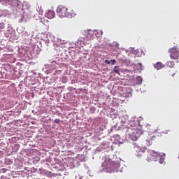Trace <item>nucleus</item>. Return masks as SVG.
I'll return each instance as SVG.
<instances>
[{
  "mask_svg": "<svg viewBox=\"0 0 179 179\" xmlns=\"http://www.w3.org/2000/svg\"><path fill=\"white\" fill-rule=\"evenodd\" d=\"M57 14L59 17H72L73 15V10L71 8H67L65 6L59 5L57 9Z\"/></svg>",
  "mask_w": 179,
  "mask_h": 179,
  "instance_id": "1",
  "label": "nucleus"
},
{
  "mask_svg": "<svg viewBox=\"0 0 179 179\" xmlns=\"http://www.w3.org/2000/svg\"><path fill=\"white\" fill-rule=\"evenodd\" d=\"M83 34L85 36V38L84 37L85 40L87 41H92V40H94V36H97L99 32L96 30L93 31L91 29H87L84 30Z\"/></svg>",
  "mask_w": 179,
  "mask_h": 179,
  "instance_id": "2",
  "label": "nucleus"
},
{
  "mask_svg": "<svg viewBox=\"0 0 179 179\" xmlns=\"http://www.w3.org/2000/svg\"><path fill=\"white\" fill-rule=\"evenodd\" d=\"M159 152L153 150H149L147 153V162H156L159 159Z\"/></svg>",
  "mask_w": 179,
  "mask_h": 179,
  "instance_id": "3",
  "label": "nucleus"
},
{
  "mask_svg": "<svg viewBox=\"0 0 179 179\" xmlns=\"http://www.w3.org/2000/svg\"><path fill=\"white\" fill-rule=\"evenodd\" d=\"M133 150L137 157H141V156H142V154L145 153V152L146 151V148L141 147V145H138V144L134 143Z\"/></svg>",
  "mask_w": 179,
  "mask_h": 179,
  "instance_id": "4",
  "label": "nucleus"
},
{
  "mask_svg": "<svg viewBox=\"0 0 179 179\" xmlns=\"http://www.w3.org/2000/svg\"><path fill=\"white\" fill-rule=\"evenodd\" d=\"M129 135L131 141H138L139 136V129L137 128H131L128 129Z\"/></svg>",
  "mask_w": 179,
  "mask_h": 179,
  "instance_id": "5",
  "label": "nucleus"
},
{
  "mask_svg": "<svg viewBox=\"0 0 179 179\" xmlns=\"http://www.w3.org/2000/svg\"><path fill=\"white\" fill-rule=\"evenodd\" d=\"M170 58L171 59H178L179 49L177 47H173L169 50Z\"/></svg>",
  "mask_w": 179,
  "mask_h": 179,
  "instance_id": "6",
  "label": "nucleus"
},
{
  "mask_svg": "<svg viewBox=\"0 0 179 179\" xmlns=\"http://www.w3.org/2000/svg\"><path fill=\"white\" fill-rule=\"evenodd\" d=\"M120 169V164L115 162H110V166H109V171L108 173H117Z\"/></svg>",
  "mask_w": 179,
  "mask_h": 179,
  "instance_id": "7",
  "label": "nucleus"
},
{
  "mask_svg": "<svg viewBox=\"0 0 179 179\" xmlns=\"http://www.w3.org/2000/svg\"><path fill=\"white\" fill-rule=\"evenodd\" d=\"M110 164H111L110 161L105 160L103 162H102L101 167H102L103 170H104V171H108H108L110 170Z\"/></svg>",
  "mask_w": 179,
  "mask_h": 179,
  "instance_id": "8",
  "label": "nucleus"
},
{
  "mask_svg": "<svg viewBox=\"0 0 179 179\" xmlns=\"http://www.w3.org/2000/svg\"><path fill=\"white\" fill-rule=\"evenodd\" d=\"M45 16L48 19H52L55 16V13L54 10H50L45 13Z\"/></svg>",
  "mask_w": 179,
  "mask_h": 179,
  "instance_id": "9",
  "label": "nucleus"
},
{
  "mask_svg": "<svg viewBox=\"0 0 179 179\" xmlns=\"http://www.w3.org/2000/svg\"><path fill=\"white\" fill-rule=\"evenodd\" d=\"M154 68L159 71V69H163L164 68V64L162 62H157L155 64H154Z\"/></svg>",
  "mask_w": 179,
  "mask_h": 179,
  "instance_id": "10",
  "label": "nucleus"
},
{
  "mask_svg": "<svg viewBox=\"0 0 179 179\" xmlns=\"http://www.w3.org/2000/svg\"><path fill=\"white\" fill-rule=\"evenodd\" d=\"M36 10L38 13V17H41V16L43 15V13H44V11L43 10V8H41V7L38 6V8H36Z\"/></svg>",
  "mask_w": 179,
  "mask_h": 179,
  "instance_id": "11",
  "label": "nucleus"
},
{
  "mask_svg": "<svg viewBox=\"0 0 179 179\" xmlns=\"http://www.w3.org/2000/svg\"><path fill=\"white\" fill-rule=\"evenodd\" d=\"M174 65V62L169 61L166 62V66H169V68H173Z\"/></svg>",
  "mask_w": 179,
  "mask_h": 179,
  "instance_id": "12",
  "label": "nucleus"
},
{
  "mask_svg": "<svg viewBox=\"0 0 179 179\" xmlns=\"http://www.w3.org/2000/svg\"><path fill=\"white\" fill-rule=\"evenodd\" d=\"M114 72H115V73H117L118 75H120V66H115L113 69Z\"/></svg>",
  "mask_w": 179,
  "mask_h": 179,
  "instance_id": "13",
  "label": "nucleus"
},
{
  "mask_svg": "<svg viewBox=\"0 0 179 179\" xmlns=\"http://www.w3.org/2000/svg\"><path fill=\"white\" fill-rule=\"evenodd\" d=\"M142 80H143L142 77H141V76L137 77L136 78L137 85H141L142 83Z\"/></svg>",
  "mask_w": 179,
  "mask_h": 179,
  "instance_id": "14",
  "label": "nucleus"
},
{
  "mask_svg": "<svg viewBox=\"0 0 179 179\" xmlns=\"http://www.w3.org/2000/svg\"><path fill=\"white\" fill-rule=\"evenodd\" d=\"M145 127L148 129H149L150 131H152V129H153V127H152V125L147 124H145Z\"/></svg>",
  "mask_w": 179,
  "mask_h": 179,
  "instance_id": "15",
  "label": "nucleus"
},
{
  "mask_svg": "<svg viewBox=\"0 0 179 179\" xmlns=\"http://www.w3.org/2000/svg\"><path fill=\"white\" fill-rule=\"evenodd\" d=\"M159 163L160 164H163V163H164V159L163 158H160L159 159Z\"/></svg>",
  "mask_w": 179,
  "mask_h": 179,
  "instance_id": "16",
  "label": "nucleus"
},
{
  "mask_svg": "<svg viewBox=\"0 0 179 179\" xmlns=\"http://www.w3.org/2000/svg\"><path fill=\"white\" fill-rule=\"evenodd\" d=\"M59 119H55V120H54V122L55 123V124H59Z\"/></svg>",
  "mask_w": 179,
  "mask_h": 179,
  "instance_id": "17",
  "label": "nucleus"
},
{
  "mask_svg": "<svg viewBox=\"0 0 179 179\" xmlns=\"http://www.w3.org/2000/svg\"><path fill=\"white\" fill-rule=\"evenodd\" d=\"M110 62H112V65H115L117 62L115 60H114V59H111Z\"/></svg>",
  "mask_w": 179,
  "mask_h": 179,
  "instance_id": "18",
  "label": "nucleus"
},
{
  "mask_svg": "<svg viewBox=\"0 0 179 179\" xmlns=\"http://www.w3.org/2000/svg\"><path fill=\"white\" fill-rule=\"evenodd\" d=\"M146 142H147L146 145L148 146H150V145H152V143H150V141L149 140H147Z\"/></svg>",
  "mask_w": 179,
  "mask_h": 179,
  "instance_id": "19",
  "label": "nucleus"
},
{
  "mask_svg": "<svg viewBox=\"0 0 179 179\" xmlns=\"http://www.w3.org/2000/svg\"><path fill=\"white\" fill-rule=\"evenodd\" d=\"M105 64H110V60L106 59V60H105Z\"/></svg>",
  "mask_w": 179,
  "mask_h": 179,
  "instance_id": "20",
  "label": "nucleus"
},
{
  "mask_svg": "<svg viewBox=\"0 0 179 179\" xmlns=\"http://www.w3.org/2000/svg\"><path fill=\"white\" fill-rule=\"evenodd\" d=\"M175 75H176V73H173L171 74V76L174 77Z\"/></svg>",
  "mask_w": 179,
  "mask_h": 179,
  "instance_id": "21",
  "label": "nucleus"
},
{
  "mask_svg": "<svg viewBox=\"0 0 179 179\" xmlns=\"http://www.w3.org/2000/svg\"><path fill=\"white\" fill-rule=\"evenodd\" d=\"M131 125H134V123H132Z\"/></svg>",
  "mask_w": 179,
  "mask_h": 179,
  "instance_id": "22",
  "label": "nucleus"
}]
</instances>
